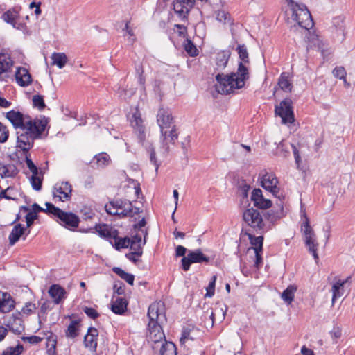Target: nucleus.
Returning <instances> with one entry per match:
<instances>
[{
  "instance_id": "1",
  "label": "nucleus",
  "mask_w": 355,
  "mask_h": 355,
  "mask_svg": "<svg viewBox=\"0 0 355 355\" xmlns=\"http://www.w3.org/2000/svg\"><path fill=\"white\" fill-rule=\"evenodd\" d=\"M5 116L17 130V147L23 152L29 151L35 140L42 138L48 123L44 116L33 119L28 114L14 110L6 112Z\"/></svg>"
},
{
  "instance_id": "2",
  "label": "nucleus",
  "mask_w": 355,
  "mask_h": 355,
  "mask_svg": "<svg viewBox=\"0 0 355 355\" xmlns=\"http://www.w3.org/2000/svg\"><path fill=\"white\" fill-rule=\"evenodd\" d=\"M241 62L238 65L236 72L229 75L218 73L216 76V90L223 94H230L235 89H241L245 86V81L249 79V70L245 65L249 62L248 52L245 44H240L236 48Z\"/></svg>"
},
{
  "instance_id": "3",
  "label": "nucleus",
  "mask_w": 355,
  "mask_h": 355,
  "mask_svg": "<svg viewBox=\"0 0 355 355\" xmlns=\"http://www.w3.org/2000/svg\"><path fill=\"white\" fill-rule=\"evenodd\" d=\"M147 315L149 319L148 324V340L154 343L153 349L156 350L159 343L165 339L162 324L166 321V317L163 303L154 302L151 304L148 307Z\"/></svg>"
},
{
  "instance_id": "4",
  "label": "nucleus",
  "mask_w": 355,
  "mask_h": 355,
  "mask_svg": "<svg viewBox=\"0 0 355 355\" xmlns=\"http://www.w3.org/2000/svg\"><path fill=\"white\" fill-rule=\"evenodd\" d=\"M157 122L161 131L162 147L165 153H168L170 150V144H174L178 138L171 112L168 108H159L157 115Z\"/></svg>"
},
{
  "instance_id": "5",
  "label": "nucleus",
  "mask_w": 355,
  "mask_h": 355,
  "mask_svg": "<svg viewBox=\"0 0 355 355\" xmlns=\"http://www.w3.org/2000/svg\"><path fill=\"white\" fill-rule=\"evenodd\" d=\"M105 209L108 214L118 216L120 218L133 217L141 211L139 208L133 207L130 201L122 199L110 201Z\"/></svg>"
},
{
  "instance_id": "6",
  "label": "nucleus",
  "mask_w": 355,
  "mask_h": 355,
  "mask_svg": "<svg viewBox=\"0 0 355 355\" xmlns=\"http://www.w3.org/2000/svg\"><path fill=\"white\" fill-rule=\"evenodd\" d=\"M45 205L47 207V211L49 214L57 217L60 220L59 223L66 229L75 231L78 227L80 218L76 214L72 212L64 211L50 202H46Z\"/></svg>"
},
{
  "instance_id": "7",
  "label": "nucleus",
  "mask_w": 355,
  "mask_h": 355,
  "mask_svg": "<svg viewBox=\"0 0 355 355\" xmlns=\"http://www.w3.org/2000/svg\"><path fill=\"white\" fill-rule=\"evenodd\" d=\"M286 1L291 7L293 19L297 23L299 26L306 30L311 29L313 26V21L306 6L302 3H296L293 0Z\"/></svg>"
},
{
  "instance_id": "8",
  "label": "nucleus",
  "mask_w": 355,
  "mask_h": 355,
  "mask_svg": "<svg viewBox=\"0 0 355 355\" xmlns=\"http://www.w3.org/2000/svg\"><path fill=\"white\" fill-rule=\"evenodd\" d=\"M21 10V8L20 6L12 8L5 12L1 18L6 23L11 25L14 28L21 31L24 35H30L31 31L20 15Z\"/></svg>"
},
{
  "instance_id": "9",
  "label": "nucleus",
  "mask_w": 355,
  "mask_h": 355,
  "mask_svg": "<svg viewBox=\"0 0 355 355\" xmlns=\"http://www.w3.org/2000/svg\"><path fill=\"white\" fill-rule=\"evenodd\" d=\"M304 220L301 225V231L303 233L304 241L309 252L312 254L314 259L317 262L319 260L318 254V243L316 241L315 234L313 228L310 225L309 219L304 214Z\"/></svg>"
},
{
  "instance_id": "10",
  "label": "nucleus",
  "mask_w": 355,
  "mask_h": 355,
  "mask_svg": "<svg viewBox=\"0 0 355 355\" xmlns=\"http://www.w3.org/2000/svg\"><path fill=\"white\" fill-rule=\"evenodd\" d=\"M245 222L258 233H263L270 229L263 220L260 212L253 208L246 209L243 214Z\"/></svg>"
},
{
  "instance_id": "11",
  "label": "nucleus",
  "mask_w": 355,
  "mask_h": 355,
  "mask_svg": "<svg viewBox=\"0 0 355 355\" xmlns=\"http://www.w3.org/2000/svg\"><path fill=\"white\" fill-rule=\"evenodd\" d=\"M275 113L282 118V123H293L295 119L291 99L286 98L282 101L279 105L275 106Z\"/></svg>"
},
{
  "instance_id": "12",
  "label": "nucleus",
  "mask_w": 355,
  "mask_h": 355,
  "mask_svg": "<svg viewBox=\"0 0 355 355\" xmlns=\"http://www.w3.org/2000/svg\"><path fill=\"white\" fill-rule=\"evenodd\" d=\"M209 258L204 254L200 249L189 251L187 257L181 260V268L184 271H188L192 263H208Z\"/></svg>"
},
{
  "instance_id": "13",
  "label": "nucleus",
  "mask_w": 355,
  "mask_h": 355,
  "mask_svg": "<svg viewBox=\"0 0 355 355\" xmlns=\"http://www.w3.org/2000/svg\"><path fill=\"white\" fill-rule=\"evenodd\" d=\"M71 191V185L68 182H58L53 188V199L62 202L69 201Z\"/></svg>"
},
{
  "instance_id": "14",
  "label": "nucleus",
  "mask_w": 355,
  "mask_h": 355,
  "mask_svg": "<svg viewBox=\"0 0 355 355\" xmlns=\"http://www.w3.org/2000/svg\"><path fill=\"white\" fill-rule=\"evenodd\" d=\"M194 4L195 0H174L173 9L181 21H187L189 13Z\"/></svg>"
},
{
  "instance_id": "15",
  "label": "nucleus",
  "mask_w": 355,
  "mask_h": 355,
  "mask_svg": "<svg viewBox=\"0 0 355 355\" xmlns=\"http://www.w3.org/2000/svg\"><path fill=\"white\" fill-rule=\"evenodd\" d=\"M331 32L334 40L342 42L345 39V18L342 16L335 17L332 19Z\"/></svg>"
},
{
  "instance_id": "16",
  "label": "nucleus",
  "mask_w": 355,
  "mask_h": 355,
  "mask_svg": "<svg viewBox=\"0 0 355 355\" xmlns=\"http://www.w3.org/2000/svg\"><path fill=\"white\" fill-rule=\"evenodd\" d=\"M277 183L278 180L273 173H266L261 178V184L262 187L275 196H277L279 191Z\"/></svg>"
},
{
  "instance_id": "17",
  "label": "nucleus",
  "mask_w": 355,
  "mask_h": 355,
  "mask_svg": "<svg viewBox=\"0 0 355 355\" xmlns=\"http://www.w3.org/2000/svg\"><path fill=\"white\" fill-rule=\"evenodd\" d=\"M30 232V230H27V227H25L24 225L20 223L16 224L13 227L8 237L10 245H14L20 238H22L23 240H26Z\"/></svg>"
},
{
  "instance_id": "18",
  "label": "nucleus",
  "mask_w": 355,
  "mask_h": 355,
  "mask_svg": "<svg viewBox=\"0 0 355 355\" xmlns=\"http://www.w3.org/2000/svg\"><path fill=\"white\" fill-rule=\"evenodd\" d=\"M13 65L14 61L10 56L1 50V80L7 81L8 79L13 78V76L10 73Z\"/></svg>"
},
{
  "instance_id": "19",
  "label": "nucleus",
  "mask_w": 355,
  "mask_h": 355,
  "mask_svg": "<svg viewBox=\"0 0 355 355\" xmlns=\"http://www.w3.org/2000/svg\"><path fill=\"white\" fill-rule=\"evenodd\" d=\"M98 329L95 327H89L84 337L85 347L89 348L93 352H96L98 345Z\"/></svg>"
},
{
  "instance_id": "20",
  "label": "nucleus",
  "mask_w": 355,
  "mask_h": 355,
  "mask_svg": "<svg viewBox=\"0 0 355 355\" xmlns=\"http://www.w3.org/2000/svg\"><path fill=\"white\" fill-rule=\"evenodd\" d=\"M94 229L98 235L112 243V239H117L118 231L107 224H97Z\"/></svg>"
},
{
  "instance_id": "21",
  "label": "nucleus",
  "mask_w": 355,
  "mask_h": 355,
  "mask_svg": "<svg viewBox=\"0 0 355 355\" xmlns=\"http://www.w3.org/2000/svg\"><path fill=\"white\" fill-rule=\"evenodd\" d=\"M251 200L254 205L259 209H266L270 208L272 202L270 200L265 199L260 189H254L251 195Z\"/></svg>"
},
{
  "instance_id": "22",
  "label": "nucleus",
  "mask_w": 355,
  "mask_h": 355,
  "mask_svg": "<svg viewBox=\"0 0 355 355\" xmlns=\"http://www.w3.org/2000/svg\"><path fill=\"white\" fill-rule=\"evenodd\" d=\"M17 83L21 87H27L32 83V77L28 70L24 67L17 68L15 75Z\"/></svg>"
},
{
  "instance_id": "23",
  "label": "nucleus",
  "mask_w": 355,
  "mask_h": 355,
  "mask_svg": "<svg viewBox=\"0 0 355 355\" xmlns=\"http://www.w3.org/2000/svg\"><path fill=\"white\" fill-rule=\"evenodd\" d=\"M49 294L53 299L55 304H58L65 298L66 291L60 285L53 284L49 289Z\"/></svg>"
},
{
  "instance_id": "24",
  "label": "nucleus",
  "mask_w": 355,
  "mask_h": 355,
  "mask_svg": "<svg viewBox=\"0 0 355 355\" xmlns=\"http://www.w3.org/2000/svg\"><path fill=\"white\" fill-rule=\"evenodd\" d=\"M15 300L7 292H1V313H9L15 307Z\"/></svg>"
},
{
  "instance_id": "25",
  "label": "nucleus",
  "mask_w": 355,
  "mask_h": 355,
  "mask_svg": "<svg viewBox=\"0 0 355 355\" xmlns=\"http://www.w3.org/2000/svg\"><path fill=\"white\" fill-rule=\"evenodd\" d=\"M128 302L123 297H116L114 300H112L111 310L113 313L119 315L124 313L127 309Z\"/></svg>"
},
{
  "instance_id": "26",
  "label": "nucleus",
  "mask_w": 355,
  "mask_h": 355,
  "mask_svg": "<svg viewBox=\"0 0 355 355\" xmlns=\"http://www.w3.org/2000/svg\"><path fill=\"white\" fill-rule=\"evenodd\" d=\"M284 215V208L282 202H281L279 205L277 210L271 209L268 211L265 214V218L268 220L270 223L274 224Z\"/></svg>"
},
{
  "instance_id": "27",
  "label": "nucleus",
  "mask_w": 355,
  "mask_h": 355,
  "mask_svg": "<svg viewBox=\"0 0 355 355\" xmlns=\"http://www.w3.org/2000/svg\"><path fill=\"white\" fill-rule=\"evenodd\" d=\"M80 320H72L65 331V336L67 338L75 339L80 334Z\"/></svg>"
},
{
  "instance_id": "28",
  "label": "nucleus",
  "mask_w": 355,
  "mask_h": 355,
  "mask_svg": "<svg viewBox=\"0 0 355 355\" xmlns=\"http://www.w3.org/2000/svg\"><path fill=\"white\" fill-rule=\"evenodd\" d=\"M159 355H176L175 345L171 342H167L165 339L159 343Z\"/></svg>"
},
{
  "instance_id": "29",
  "label": "nucleus",
  "mask_w": 355,
  "mask_h": 355,
  "mask_svg": "<svg viewBox=\"0 0 355 355\" xmlns=\"http://www.w3.org/2000/svg\"><path fill=\"white\" fill-rule=\"evenodd\" d=\"M230 56V53L227 51H222L217 54L216 68L217 71H221L226 67Z\"/></svg>"
},
{
  "instance_id": "30",
  "label": "nucleus",
  "mask_w": 355,
  "mask_h": 355,
  "mask_svg": "<svg viewBox=\"0 0 355 355\" xmlns=\"http://www.w3.org/2000/svg\"><path fill=\"white\" fill-rule=\"evenodd\" d=\"M277 84L280 89L286 92H291L292 90L293 85L288 80V74L286 73H281Z\"/></svg>"
},
{
  "instance_id": "31",
  "label": "nucleus",
  "mask_w": 355,
  "mask_h": 355,
  "mask_svg": "<svg viewBox=\"0 0 355 355\" xmlns=\"http://www.w3.org/2000/svg\"><path fill=\"white\" fill-rule=\"evenodd\" d=\"M94 161H95L97 167L104 168L110 164L111 159L107 153L103 152L95 155Z\"/></svg>"
},
{
  "instance_id": "32",
  "label": "nucleus",
  "mask_w": 355,
  "mask_h": 355,
  "mask_svg": "<svg viewBox=\"0 0 355 355\" xmlns=\"http://www.w3.org/2000/svg\"><path fill=\"white\" fill-rule=\"evenodd\" d=\"M52 64L56 65L58 68L62 69L68 59L64 53H53L51 55Z\"/></svg>"
},
{
  "instance_id": "33",
  "label": "nucleus",
  "mask_w": 355,
  "mask_h": 355,
  "mask_svg": "<svg viewBox=\"0 0 355 355\" xmlns=\"http://www.w3.org/2000/svg\"><path fill=\"white\" fill-rule=\"evenodd\" d=\"M21 323V320L20 318H13L12 322H9L6 325L8 328L9 331H12L16 335H19L21 334V333L24 331V327Z\"/></svg>"
},
{
  "instance_id": "34",
  "label": "nucleus",
  "mask_w": 355,
  "mask_h": 355,
  "mask_svg": "<svg viewBox=\"0 0 355 355\" xmlns=\"http://www.w3.org/2000/svg\"><path fill=\"white\" fill-rule=\"evenodd\" d=\"M297 287L295 285H289L282 293V300L287 304H291L295 297Z\"/></svg>"
},
{
  "instance_id": "35",
  "label": "nucleus",
  "mask_w": 355,
  "mask_h": 355,
  "mask_svg": "<svg viewBox=\"0 0 355 355\" xmlns=\"http://www.w3.org/2000/svg\"><path fill=\"white\" fill-rule=\"evenodd\" d=\"M46 352L49 355H56L57 336L51 333L46 340Z\"/></svg>"
},
{
  "instance_id": "36",
  "label": "nucleus",
  "mask_w": 355,
  "mask_h": 355,
  "mask_svg": "<svg viewBox=\"0 0 355 355\" xmlns=\"http://www.w3.org/2000/svg\"><path fill=\"white\" fill-rule=\"evenodd\" d=\"M248 238L251 245L253 246L252 248L254 251H263V236H254L249 234Z\"/></svg>"
},
{
  "instance_id": "37",
  "label": "nucleus",
  "mask_w": 355,
  "mask_h": 355,
  "mask_svg": "<svg viewBox=\"0 0 355 355\" xmlns=\"http://www.w3.org/2000/svg\"><path fill=\"white\" fill-rule=\"evenodd\" d=\"M18 191L12 187H8L6 189H1V199L12 200L17 202L18 200Z\"/></svg>"
},
{
  "instance_id": "38",
  "label": "nucleus",
  "mask_w": 355,
  "mask_h": 355,
  "mask_svg": "<svg viewBox=\"0 0 355 355\" xmlns=\"http://www.w3.org/2000/svg\"><path fill=\"white\" fill-rule=\"evenodd\" d=\"M113 271L118 275L122 279L130 285H133L135 277L130 273H128L120 268L114 267Z\"/></svg>"
},
{
  "instance_id": "39",
  "label": "nucleus",
  "mask_w": 355,
  "mask_h": 355,
  "mask_svg": "<svg viewBox=\"0 0 355 355\" xmlns=\"http://www.w3.org/2000/svg\"><path fill=\"white\" fill-rule=\"evenodd\" d=\"M343 288V282L339 280L334 283L331 288L332 291V304H334L337 298L340 297L343 295V291H341Z\"/></svg>"
},
{
  "instance_id": "40",
  "label": "nucleus",
  "mask_w": 355,
  "mask_h": 355,
  "mask_svg": "<svg viewBox=\"0 0 355 355\" xmlns=\"http://www.w3.org/2000/svg\"><path fill=\"white\" fill-rule=\"evenodd\" d=\"M184 49L185 51L188 53V55L191 57L196 56L198 54V50L197 49L193 42L189 38H186V40H184Z\"/></svg>"
},
{
  "instance_id": "41",
  "label": "nucleus",
  "mask_w": 355,
  "mask_h": 355,
  "mask_svg": "<svg viewBox=\"0 0 355 355\" xmlns=\"http://www.w3.org/2000/svg\"><path fill=\"white\" fill-rule=\"evenodd\" d=\"M18 173L17 167L14 164H6L1 166V178L14 177Z\"/></svg>"
},
{
  "instance_id": "42",
  "label": "nucleus",
  "mask_w": 355,
  "mask_h": 355,
  "mask_svg": "<svg viewBox=\"0 0 355 355\" xmlns=\"http://www.w3.org/2000/svg\"><path fill=\"white\" fill-rule=\"evenodd\" d=\"M193 329L194 326L193 325H188L183 328L181 337L180 338V342L182 345H184L188 340H193L194 339V338L191 335V333Z\"/></svg>"
},
{
  "instance_id": "43",
  "label": "nucleus",
  "mask_w": 355,
  "mask_h": 355,
  "mask_svg": "<svg viewBox=\"0 0 355 355\" xmlns=\"http://www.w3.org/2000/svg\"><path fill=\"white\" fill-rule=\"evenodd\" d=\"M148 154L149 159L151 164H153L155 167V171H157L159 164L158 163L157 159L156 157V153L155 151V148L153 147L152 144L148 143L145 146Z\"/></svg>"
},
{
  "instance_id": "44",
  "label": "nucleus",
  "mask_w": 355,
  "mask_h": 355,
  "mask_svg": "<svg viewBox=\"0 0 355 355\" xmlns=\"http://www.w3.org/2000/svg\"><path fill=\"white\" fill-rule=\"evenodd\" d=\"M216 19L218 21L223 23L224 24H233V21L231 19L230 14L224 10H220L217 12Z\"/></svg>"
},
{
  "instance_id": "45",
  "label": "nucleus",
  "mask_w": 355,
  "mask_h": 355,
  "mask_svg": "<svg viewBox=\"0 0 355 355\" xmlns=\"http://www.w3.org/2000/svg\"><path fill=\"white\" fill-rule=\"evenodd\" d=\"M24 351V347L18 344L16 347H9L3 351L1 355H21Z\"/></svg>"
},
{
  "instance_id": "46",
  "label": "nucleus",
  "mask_w": 355,
  "mask_h": 355,
  "mask_svg": "<svg viewBox=\"0 0 355 355\" xmlns=\"http://www.w3.org/2000/svg\"><path fill=\"white\" fill-rule=\"evenodd\" d=\"M24 154L25 156V162L28 168L30 170L32 174L38 175L39 169L32 161L29 151L24 152Z\"/></svg>"
},
{
  "instance_id": "47",
  "label": "nucleus",
  "mask_w": 355,
  "mask_h": 355,
  "mask_svg": "<svg viewBox=\"0 0 355 355\" xmlns=\"http://www.w3.org/2000/svg\"><path fill=\"white\" fill-rule=\"evenodd\" d=\"M131 125L134 128L135 130L138 129L141 130V128H144V126L143 125V121L141 118L140 113L138 111H136L132 114Z\"/></svg>"
},
{
  "instance_id": "48",
  "label": "nucleus",
  "mask_w": 355,
  "mask_h": 355,
  "mask_svg": "<svg viewBox=\"0 0 355 355\" xmlns=\"http://www.w3.org/2000/svg\"><path fill=\"white\" fill-rule=\"evenodd\" d=\"M115 241L114 247L116 250L128 248L130 243V239L129 237L113 239Z\"/></svg>"
},
{
  "instance_id": "49",
  "label": "nucleus",
  "mask_w": 355,
  "mask_h": 355,
  "mask_svg": "<svg viewBox=\"0 0 355 355\" xmlns=\"http://www.w3.org/2000/svg\"><path fill=\"white\" fill-rule=\"evenodd\" d=\"M141 234L144 235V241L142 243H130L129 247L132 250V252H141V255L143 254V246L146 243V237L148 236V231L147 230H141Z\"/></svg>"
},
{
  "instance_id": "50",
  "label": "nucleus",
  "mask_w": 355,
  "mask_h": 355,
  "mask_svg": "<svg viewBox=\"0 0 355 355\" xmlns=\"http://www.w3.org/2000/svg\"><path fill=\"white\" fill-rule=\"evenodd\" d=\"M30 182L33 189L40 191L42 189V177L38 175L32 174Z\"/></svg>"
},
{
  "instance_id": "51",
  "label": "nucleus",
  "mask_w": 355,
  "mask_h": 355,
  "mask_svg": "<svg viewBox=\"0 0 355 355\" xmlns=\"http://www.w3.org/2000/svg\"><path fill=\"white\" fill-rule=\"evenodd\" d=\"M33 106L37 107L40 110H43L46 107L43 96L41 95H34L33 96Z\"/></svg>"
},
{
  "instance_id": "52",
  "label": "nucleus",
  "mask_w": 355,
  "mask_h": 355,
  "mask_svg": "<svg viewBox=\"0 0 355 355\" xmlns=\"http://www.w3.org/2000/svg\"><path fill=\"white\" fill-rule=\"evenodd\" d=\"M332 73L335 78H339L340 80L345 79L347 76V71L342 66L336 67L333 69Z\"/></svg>"
},
{
  "instance_id": "53",
  "label": "nucleus",
  "mask_w": 355,
  "mask_h": 355,
  "mask_svg": "<svg viewBox=\"0 0 355 355\" xmlns=\"http://www.w3.org/2000/svg\"><path fill=\"white\" fill-rule=\"evenodd\" d=\"M37 214H36L35 212L28 211L26 214L25 216L26 225L25 227H27V230H29V228L33 225L34 220L37 218Z\"/></svg>"
},
{
  "instance_id": "54",
  "label": "nucleus",
  "mask_w": 355,
  "mask_h": 355,
  "mask_svg": "<svg viewBox=\"0 0 355 355\" xmlns=\"http://www.w3.org/2000/svg\"><path fill=\"white\" fill-rule=\"evenodd\" d=\"M84 313L90 318L95 320L99 316V313L97 311L92 307L84 306L83 307Z\"/></svg>"
},
{
  "instance_id": "55",
  "label": "nucleus",
  "mask_w": 355,
  "mask_h": 355,
  "mask_svg": "<svg viewBox=\"0 0 355 355\" xmlns=\"http://www.w3.org/2000/svg\"><path fill=\"white\" fill-rule=\"evenodd\" d=\"M217 313L221 314V320L225 318L226 314V310L224 311L223 309H216L214 311H211L209 314V318L211 320V325L213 326L215 322V316Z\"/></svg>"
},
{
  "instance_id": "56",
  "label": "nucleus",
  "mask_w": 355,
  "mask_h": 355,
  "mask_svg": "<svg viewBox=\"0 0 355 355\" xmlns=\"http://www.w3.org/2000/svg\"><path fill=\"white\" fill-rule=\"evenodd\" d=\"M22 340L30 344L37 345L42 340V338L37 336H23Z\"/></svg>"
},
{
  "instance_id": "57",
  "label": "nucleus",
  "mask_w": 355,
  "mask_h": 355,
  "mask_svg": "<svg viewBox=\"0 0 355 355\" xmlns=\"http://www.w3.org/2000/svg\"><path fill=\"white\" fill-rule=\"evenodd\" d=\"M329 334L331 338L335 340V342L336 343L337 340L341 337L342 330L340 327L335 325Z\"/></svg>"
},
{
  "instance_id": "58",
  "label": "nucleus",
  "mask_w": 355,
  "mask_h": 355,
  "mask_svg": "<svg viewBox=\"0 0 355 355\" xmlns=\"http://www.w3.org/2000/svg\"><path fill=\"white\" fill-rule=\"evenodd\" d=\"M249 189L250 186L245 181H243L239 185V192L243 198H246L248 196Z\"/></svg>"
},
{
  "instance_id": "59",
  "label": "nucleus",
  "mask_w": 355,
  "mask_h": 355,
  "mask_svg": "<svg viewBox=\"0 0 355 355\" xmlns=\"http://www.w3.org/2000/svg\"><path fill=\"white\" fill-rule=\"evenodd\" d=\"M216 277L213 276L211 280L209 283V286L207 288L206 295L211 297L214 294L215 284H216Z\"/></svg>"
},
{
  "instance_id": "60",
  "label": "nucleus",
  "mask_w": 355,
  "mask_h": 355,
  "mask_svg": "<svg viewBox=\"0 0 355 355\" xmlns=\"http://www.w3.org/2000/svg\"><path fill=\"white\" fill-rule=\"evenodd\" d=\"M36 306L35 304L31 302H26L24 306L22 308V312L24 314L29 315L35 311Z\"/></svg>"
},
{
  "instance_id": "61",
  "label": "nucleus",
  "mask_w": 355,
  "mask_h": 355,
  "mask_svg": "<svg viewBox=\"0 0 355 355\" xmlns=\"http://www.w3.org/2000/svg\"><path fill=\"white\" fill-rule=\"evenodd\" d=\"M135 133L137 136V139L139 140V142L142 145V146H144V142H145V140H146V131H145V128H141V130H135Z\"/></svg>"
},
{
  "instance_id": "62",
  "label": "nucleus",
  "mask_w": 355,
  "mask_h": 355,
  "mask_svg": "<svg viewBox=\"0 0 355 355\" xmlns=\"http://www.w3.org/2000/svg\"><path fill=\"white\" fill-rule=\"evenodd\" d=\"M123 31H125L126 33L130 35L129 42L133 44L136 40V37H135L132 29L129 26L128 22L125 23V28L123 29Z\"/></svg>"
},
{
  "instance_id": "63",
  "label": "nucleus",
  "mask_w": 355,
  "mask_h": 355,
  "mask_svg": "<svg viewBox=\"0 0 355 355\" xmlns=\"http://www.w3.org/2000/svg\"><path fill=\"white\" fill-rule=\"evenodd\" d=\"M291 147L293 149V153L295 157V164H297V168H300V163L302 162L301 157L300 155V153L297 147L294 144H291Z\"/></svg>"
},
{
  "instance_id": "64",
  "label": "nucleus",
  "mask_w": 355,
  "mask_h": 355,
  "mask_svg": "<svg viewBox=\"0 0 355 355\" xmlns=\"http://www.w3.org/2000/svg\"><path fill=\"white\" fill-rule=\"evenodd\" d=\"M175 28L178 30V35L182 37H185L187 35V28L184 25L175 24Z\"/></svg>"
}]
</instances>
